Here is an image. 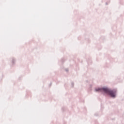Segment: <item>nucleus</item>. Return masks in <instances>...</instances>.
Wrapping results in <instances>:
<instances>
[{
	"label": "nucleus",
	"instance_id": "1",
	"mask_svg": "<svg viewBox=\"0 0 124 124\" xmlns=\"http://www.w3.org/2000/svg\"><path fill=\"white\" fill-rule=\"evenodd\" d=\"M96 92H104L105 93H107L111 97H116V91L110 90L107 88H98L96 89Z\"/></svg>",
	"mask_w": 124,
	"mask_h": 124
}]
</instances>
